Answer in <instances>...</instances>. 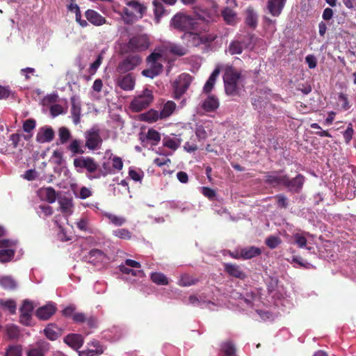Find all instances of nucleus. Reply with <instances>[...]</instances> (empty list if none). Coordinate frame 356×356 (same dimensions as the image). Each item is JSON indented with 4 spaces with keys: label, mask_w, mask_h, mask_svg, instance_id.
<instances>
[{
    "label": "nucleus",
    "mask_w": 356,
    "mask_h": 356,
    "mask_svg": "<svg viewBox=\"0 0 356 356\" xmlns=\"http://www.w3.org/2000/svg\"><path fill=\"white\" fill-rule=\"evenodd\" d=\"M217 38L216 33L209 31L207 24L199 22L181 35V39L188 48L200 45L210 47Z\"/></svg>",
    "instance_id": "f257e3e1"
},
{
    "label": "nucleus",
    "mask_w": 356,
    "mask_h": 356,
    "mask_svg": "<svg viewBox=\"0 0 356 356\" xmlns=\"http://www.w3.org/2000/svg\"><path fill=\"white\" fill-rule=\"evenodd\" d=\"M225 92L229 96H236L243 87V77L240 71L232 66L227 67L223 74Z\"/></svg>",
    "instance_id": "f03ea898"
},
{
    "label": "nucleus",
    "mask_w": 356,
    "mask_h": 356,
    "mask_svg": "<svg viewBox=\"0 0 356 356\" xmlns=\"http://www.w3.org/2000/svg\"><path fill=\"white\" fill-rule=\"evenodd\" d=\"M153 100L152 91L145 88L140 94L133 98L130 103V108L134 112H140L149 107Z\"/></svg>",
    "instance_id": "7ed1b4c3"
},
{
    "label": "nucleus",
    "mask_w": 356,
    "mask_h": 356,
    "mask_svg": "<svg viewBox=\"0 0 356 356\" xmlns=\"http://www.w3.org/2000/svg\"><path fill=\"white\" fill-rule=\"evenodd\" d=\"M160 53L153 52L147 58V62L149 65V67L142 71L144 76L153 79L159 75L163 71V65L158 62L161 58Z\"/></svg>",
    "instance_id": "20e7f679"
},
{
    "label": "nucleus",
    "mask_w": 356,
    "mask_h": 356,
    "mask_svg": "<svg viewBox=\"0 0 356 356\" xmlns=\"http://www.w3.org/2000/svg\"><path fill=\"white\" fill-rule=\"evenodd\" d=\"M197 22L195 19L183 13H177L171 19L170 25L180 31H187L193 28Z\"/></svg>",
    "instance_id": "39448f33"
},
{
    "label": "nucleus",
    "mask_w": 356,
    "mask_h": 356,
    "mask_svg": "<svg viewBox=\"0 0 356 356\" xmlns=\"http://www.w3.org/2000/svg\"><path fill=\"white\" fill-rule=\"evenodd\" d=\"M149 44L147 35L141 34L131 38L127 44V47L131 52H141L147 49Z\"/></svg>",
    "instance_id": "423d86ee"
},
{
    "label": "nucleus",
    "mask_w": 356,
    "mask_h": 356,
    "mask_svg": "<svg viewBox=\"0 0 356 356\" xmlns=\"http://www.w3.org/2000/svg\"><path fill=\"white\" fill-rule=\"evenodd\" d=\"M141 61L142 59L139 55H129L118 64L117 71L121 74L127 73L135 69Z\"/></svg>",
    "instance_id": "0eeeda50"
},
{
    "label": "nucleus",
    "mask_w": 356,
    "mask_h": 356,
    "mask_svg": "<svg viewBox=\"0 0 356 356\" xmlns=\"http://www.w3.org/2000/svg\"><path fill=\"white\" fill-rule=\"evenodd\" d=\"M34 309L32 301L25 300L19 309V323L25 326H31L32 322V316Z\"/></svg>",
    "instance_id": "6e6552de"
},
{
    "label": "nucleus",
    "mask_w": 356,
    "mask_h": 356,
    "mask_svg": "<svg viewBox=\"0 0 356 356\" xmlns=\"http://www.w3.org/2000/svg\"><path fill=\"white\" fill-rule=\"evenodd\" d=\"M127 7L123 8V12L127 16H134L138 15L142 17L145 12L146 7L137 0H124Z\"/></svg>",
    "instance_id": "1a4fd4ad"
},
{
    "label": "nucleus",
    "mask_w": 356,
    "mask_h": 356,
    "mask_svg": "<svg viewBox=\"0 0 356 356\" xmlns=\"http://www.w3.org/2000/svg\"><path fill=\"white\" fill-rule=\"evenodd\" d=\"M73 164L75 168H84L89 173L95 172L98 168V164L95 159L90 156L76 158L73 161Z\"/></svg>",
    "instance_id": "9d476101"
},
{
    "label": "nucleus",
    "mask_w": 356,
    "mask_h": 356,
    "mask_svg": "<svg viewBox=\"0 0 356 356\" xmlns=\"http://www.w3.org/2000/svg\"><path fill=\"white\" fill-rule=\"evenodd\" d=\"M85 146L90 150L96 149L102 142L99 130L96 128H92L87 131L85 134Z\"/></svg>",
    "instance_id": "9b49d317"
},
{
    "label": "nucleus",
    "mask_w": 356,
    "mask_h": 356,
    "mask_svg": "<svg viewBox=\"0 0 356 356\" xmlns=\"http://www.w3.org/2000/svg\"><path fill=\"white\" fill-rule=\"evenodd\" d=\"M192 78L189 74H182L179 76L178 81L175 83V98L179 99L188 90Z\"/></svg>",
    "instance_id": "f8f14e48"
},
{
    "label": "nucleus",
    "mask_w": 356,
    "mask_h": 356,
    "mask_svg": "<svg viewBox=\"0 0 356 356\" xmlns=\"http://www.w3.org/2000/svg\"><path fill=\"white\" fill-rule=\"evenodd\" d=\"M305 181V178L301 174H298L293 179H290L286 175V179L284 181V186L292 193H298L302 190Z\"/></svg>",
    "instance_id": "ddd939ff"
},
{
    "label": "nucleus",
    "mask_w": 356,
    "mask_h": 356,
    "mask_svg": "<svg viewBox=\"0 0 356 356\" xmlns=\"http://www.w3.org/2000/svg\"><path fill=\"white\" fill-rule=\"evenodd\" d=\"M283 170H280L272 172H266L265 182L273 186H284L286 179V175H281Z\"/></svg>",
    "instance_id": "4468645a"
},
{
    "label": "nucleus",
    "mask_w": 356,
    "mask_h": 356,
    "mask_svg": "<svg viewBox=\"0 0 356 356\" xmlns=\"http://www.w3.org/2000/svg\"><path fill=\"white\" fill-rule=\"evenodd\" d=\"M252 36L246 35L245 38L241 40H232L228 47L227 51L230 55L235 54H241L243 52V49L244 47H247L248 43L246 42V40H250Z\"/></svg>",
    "instance_id": "2eb2a0df"
},
{
    "label": "nucleus",
    "mask_w": 356,
    "mask_h": 356,
    "mask_svg": "<svg viewBox=\"0 0 356 356\" xmlns=\"http://www.w3.org/2000/svg\"><path fill=\"white\" fill-rule=\"evenodd\" d=\"M223 266L225 272L231 277L240 280H244L246 277L245 273L236 264L224 263Z\"/></svg>",
    "instance_id": "dca6fc26"
},
{
    "label": "nucleus",
    "mask_w": 356,
    "mask_h": 356,
    "mask_svg": "<svg viewBox=\"0 0 356 356\" xmlns=\"http://www.w3.org/2000/svg\"><path fill=\"white\" fill-rule=\"evenodd\" d=\"M54 131L49 126L41 127L36 135V141L39 143H50L54 138Z\"/></svg>",
    "instance_id": "f3484780"
},
{
    "label": "nucleus",
    "mask_w": 356,
    "mask_h": 356,
    "mask_svg": "<svg viewBox=\"0 0 356 356\" xmlns=\"http://www.w3.org/2000/svg\"><path fill=\"white\" fill-rule=\"evenodd\" d=\"M50 343L45 340H39L35 346L29 349L27 356H44V353L49 350Z\"/></svg>",
    "instance_id": "a211bd4d"
},
{
    "label": "nucleus",
    "mask_w": 356,
    "mask_h": 356,
    "mask_svg": "<svg viewBox=\"0 0 356 356\" xmlns=\"http://www.w3.org/2000/svg\"><path fill=\"white\" fill-rule=\"evenodd\" d=\"M286 0H268L266 8L273 17H279L282 13Z\"/></svg>",
    "instance_id": "6ab92c4d"
},
{
    "label": "nucleus",
    "mask_w": 356,
    "mask_h": 356,
    "mask_svg": "<svg viewBox=\"0 0 356 356\" xmlns=\"http://www.w3.org/2000/svg\"><path fill=\"white\" fill-rule=\"evenodd\" d=\"M135 77L129 73L119 76L117 79L118 86L124 90H132L135 86Z\"/></svg>",
    "instance_id": "aec40b11"
},
{
    "label": "nucleus",
    "mask_w": 356,
    "mask_h": 356,
    "mask_svg": "<svg viewBox=\"0 0 356 356\" xmlns=\"http://www.w3.org/2000/svg\"><path fill=\"white\" fill-rule=\"evenodd\" d=\"M56 312V307L54 304H47L39 307L35 312V316L42 321L49 319Z\"/></svg>",
    "instance_id": "412c9836"
},
{
    "label": "nucleus",
    "mask_w": 356,
    "mask_h": 356,
    "mask_svg": "<svg viewBox=\"0 0 356 356\" xmlns=\"http://www.w3.org/2000/svg\"><path fill=\"white\" fill-rule=\"evenodd\" d=\"M85 258L88 263L97 266L105 260L106 255L101 250L92 249L86 255Z\"/></svg>",
    "instance_id": "4be33fe9"
},
{
    "label": "nucleus",
    "mask_w": 356,
    "mask_h": 356,
    "mask_svg": "<svg viewBox=\"0 0 356 356\" xmlns=\"http://www.w3.org/2000/svg\"><path fill=\"white\" fill-rule=\"evenodd\" d=\"M64 342L74 350H79L83 344V337L79 334H69L64 338Z\"/></svg>",
    "instance_id": "5701e85b"
},
{
    "label": "nucleus",
    "mask_w": 356,
    "mask_h": 356,
    "mask_svg": "<svg viewBox=\"0 0 356 356\" xmlns=\"http://www.w3.org/2000/svg\"><path fill=\"white\" fill-rule=\"evenodd\" d=\"M71 102V115L72 118V120L75 124H78L80 122V117H81V102L79 99L73 96L70 99Z\"/></svg>",
    "instance_id": "b1692460"
},
{
    "label": "nucleus",
    "mask_w": 356,
    "mask_h": 356,
    "mask_svg": "<svg viewBox=\"0 0 356 356\" xmlns=\"http://www.w3.org/2000/svg\"><path fill=\"white\" fill-rule=\"evenodd\" d=\"M88 21L95 26H101L106 22L105 17L94 10L88 9L85 13Z\"/></svg>",
    "instance_id": "393cba45"
},
{
    "label": "nucleus",
    "mask_w": 356,
    "mask_h": 356,
    "mask_svg": "<svg viewBox=\"0 0 356 356\" xmlns=\"http://www.w3.org/2000/svg\"><path fill=\"white\" fill-rule=\"evenodd\" d=\"M245 23L252 29H255L258 24V15L252 7L245 10Z\"/></svg>",
    "instance_id": "a878e982"
},
{
    "label": "nucleus",
    "mask_w": 356,
    "mask_h": 356,
    "mask_svg": "<svg viewBox=\"0 0 356 356\" xmlns=\"http://www.w3.org/2000/svg\"><path fill=\"white\" fill-rule=\"evenodd\" d=\"M220 70L219 67H216L214 70L212 72V73L211 74L208 80L207 81L204 86L203 92L204 93L209 94L211 92L216 83V81L220 74Z\"/></svg>",
    "instance_id": "bb28decb"
},
{
    "label": "nucleus",
    "mask_w": 356,
    "mask_h": 356,
    "mask_svg": "<svg viewBox=\"0 0 356 356\" xmlns=\"http://www.w3.org/2000/svg\"><path fill=\"white\" fill-rule=\"evenodd\" d=\"M261 254V249L255 246L242 248L240 252V256H242L243 259H250L254 257L260 255Z\"/></svg>",
    "instance_id": "cd10ccee"
},
{
    "label": "nucleus",
    "mask_w": 356,
    "mask_h": 356,
    "mask_svg": "<svg viewBox=\"0 0 356 356\" xmlns=\"http://www.w3.org/2000/svg\"><path fill=\"white\" fill-rule=\"evenodd\" d=\"M221 15L225 22L229 25L234 26L238 22L236 13L228 7L222 10Z\"/></svg>",
    "instance_id": "c85d7f7f"
},
{
    "label": "nucleus",
    "mask_w": 356,
    "mask_h": 356,
    "mask_svg": "<svg viewBox=\"0 0 356 356\" xmlns=\"http://www.w3.org/2000/svg\"><path fill=\"white\" fill-rule=\"evenodd\" d=\"M219 106L218 99L214 96H209L202 103V107L207 112H212Z\"/></svg>",
    "instance_id": "c756f323"
},
{
    "label": "nucleus",
    "mask_w": 356,
    "mask_h": 356,
    "mask_svg": "<svg viewBox=\"0 0 356 356\" xmlns=\"http://www.w3.org/2000/svg\"><path fill=\"white\" fill-rule=\"evenodd\" d=\"M40 191L41 195L44 197V199L47 202L50 204L55 202L57 197V194L53 187L49 186L46 188H40Z\"/></svg>",
    "instance_id": "7c9ffc66"
},
{
    "label": "nucleus",
    "mask_w": 356,
    "mask_h": 356,
    "mask_svg": "<svg viewBox=\"0 0 356 356\" xmlns=\"http://www.w3.org/2000/svg\"><path fill=\"white\" fill-rule=\"evenodd\" d=\"M6 334L10 340H17L20 336L19 327L14 324H8L5 327Z\"/></svg>",
    "instance_id": "2f4dec72"
},
{
    "label": "nucleus",
    "mask_w": 356,
    "mask_h": 356,
    "mask_svg": "<svg viewBox=\"0 0 356 356\" xmlns=\"http://www.w3.org/2000/svg\"><path fill=\"white\" fill-rule=\"evenodd\" d=\"M0 285L6 290H14L17 288V282L10 276L0 278Z\"/></svg>",
    "instance_id": "473e14b6"
},
{
    "label": "nucleus",
    "mask_w": 356,
    "mask_h": 356,
    "mask_svg": "<svg viewBox=\"0 0 356 356\" xmlns=\"http://www.w3.org/2000/svg\"><path fill=\"white\" fill-rule=\"evenodd\" d=\"M220 349L226 356H233L236 353L234 343L231 340L222 342L220 345Z\"/></svg>",
    "instance_id": "72a5a7b5"
},
{
    "label": "nucleus",
    "mask_w": 356,
    "mask_h": 356,
    "mask_svg": "<svg viewBox=\"0 0 356 356\" xmlns=\"http://www.w3.org/2000/svg\"><path fill=\"white\" fill-rule=\"evenodd\" d=\"M198 282L199 279L188 274H184L180 277L178 284L181 286H189L196 284Z\"/></svg>",
    "instance_id": "f704fd0d"
},
{
    "label": "nucleus",
    "mask_w": 356,
    "mask_h": 356,
    "mask_svg": "<svg viewBox=\"0 0 356 356\" xmlns=\"http://www.w3.org/2000/svg\"><path fill=\"white\" fill-rule=\"evenodd\" d=\"M176 104L172 102L168 101L165 103L160 111V119H163L169 117L175 111Z\"/></svg>",
    "instance_id": "c9c22d12"
},
{
    "label": "nucleus",
    "mask_w": 356,
    "mask_h": 356,
    "mask_svg": "<svg viewBox=\"0 0 356 356\" xmlns=\"http://www.w3.org/2000/svg\"><path fill=\"white\" fill-rule=\"evenodd\" d=\"M169 51L176 56H183L188 54V47L180 44H172L169 46Z\"/></svg>",
    "instance_id": "e433bc0d"
},
{
    "label": "nucleus",
    "mask_w": 356,
    "mask_h": 356,
    "mask_svg": "<svg viewBox=\"0 0 356 356\" xmlns=\"http://www.w3.org/2000/svg\"><path fill=\"white\" fill-rule=\"evenodd\" d=\"M142 120L149 123L154 122L160 119V113L157 111L151 109L149 111L142 114Z\"/></svg>",
    "instance_id": "4c0bfd02"
},
{
    "label": "nucleus",
    "mask_w": 356,
    "mask_h": 356,
    "mask_svg": "<svg viewBox=\"0 0 356 356\" xmlns=\"http://www.w3.org/2000/svg\"><path fill=\"white\" fill-rule=\"evenodd\" d=\"M81 141L80 140L74 139L68 145L67 149L70 150L74 155L83 154L85 151L81 148Z\"/></svg>",
    "instance_id": "58836bf2"
},
{
    "label": "nucleus",
    "mask_w": 356,
    "mask_h": 356,
    "mask_svg": "<svg viewBox=\"0 0 356 356\" xmlns=\"http://www.w3.org/2000/svg\"><path fill=\"white\" fill-rule=\"evenodd\" d=\"M152 281L158 285H168V280L166 276L161 273H152L151 274Z\"/></svg>",
    "instance_id": "ea45409f"
},
{
    "label": "nucleus",
    "mask_w": 356,
    "mask_h": 356,
    "mask_svg": "<svg viewBox=\"0 0 356 356\" xmlns=\"http://www.w3.org/2000/svg\"><path fill=\"white\" fill-rule=\"evenodd\" d=\"M146 139L152 141V145H156L161 140V135L156 130L149 129L145 136Z\"/></svg>",
    "instance_id": "a19ab883"
},
{
    "label": "nucleus",
    "mask_w": 356,
    "mask_h": 356,
    "mask_svg": "<svg viewBox=\"0 0 356 356\" xmlns=\"http://www.w3.org/2000/svg\"><path fill=\"white\" fill-rule=\"evenodd\" d=\"M15 252L13 249L0 250V262L6 263L11 261L15 256Z\"/></svg>",
    "instance_id": "79ce46f5"
},
{
    "label": "nucleus",
    "mask_w": 356,
    "mask_h": 356,
    "mask_svg": "<svg viewBox=\"0 0 356 356\" xmlns=\"http://www.w3.org/2000/svg\"><path fill=\"white\" fill-rule=\"evenodd\" d=\"M282 243V239L274 235H270L265 240V244L270 249H275Z\"/></svg>",
    "instance_id": "37998d69"
},
{
    "label": "nucleus",
    "mask_w": 356,
    "mask_h": 356,
    "mask_svg": "<svg viewBox=\"0 0 356 356\" xmlns=\"http://www.w3.org/2000/svg\"><path fill=\"white\" fill-rule=\"evenodd\" d=\"M44 333L47 338L51 341H55L59 337L58 332L54 330V327L51 324L48 325L45 327V329L44 330Z\"/></svg>",
    "instance_id": "c03bdc74"
},
{
    "label": "nucleus",
    "mask_w": 356,
    "mask_h": 356,
    "mask_svg": "<svg viewBox=\"0 0 356 356\" xmlns=\"http://www.w3.org/2000/svg\"><path fill=\"white\" fill-rule=\"evenodd\" d=\"M58 136L60 143L61 144H65L70 140L71 134L67 128L62 127L58 130Z\"/></svg>",
    "instance_id": "a18cd8bd"
},
{
    "label": "nucleus",
    "mask_w": 356,
    "mask_h": 356,
    "mask_svg": "<svg viewBox=\"0 0 356 356\" xmlns=\"http://www.w3.org/2000/svg\"><path fill=\"white\" fill-rule=\"evenodd\" d=\"M22 346L20 345L10 346L7 348L4 356H22Z\"/></svg>",
    "instance_id": "49530a36"
},
{
    "label": "nucleus",
    "mask_w": 356,
    "mask_h": 356,
    "mask_svg": "<svg viewBox=\"0 0 356 356\" xmlns=\"http://www.w3.org/2000/svg\"><path fill=\"white\" fill-rule=\"evenodd\" d=\"M154 12L155 15V18L156 19V22H159L160 18L164 15L165 10L163 4L158 1H154Z\"/></svg>",
    "instance_id": "de8ad7c7"
},
{
    "label": "nucleus",
    "mask_w": 356,
    "mask_h": 356,
    "mask_svg": "<svg viewBox=\"0 0 356 356\" xmlns=\"http://www.w3.org/2000/svg\"><path fill=\"white\" fill-rule=\"evenodd\" d=\"M105 216L115 226H121L126 222V219L122 216H118L111 213H106Z\"/></svg>",
    "instance_id": "09e8293b"
},
{
    "label": "nucleus",
    "mask_w": 356,
    "mask_h": 356,
    "mask_svg": "<svg viewBox=\"0 0 356 356\" xmlns=\"http://www.w3.org/2000/svg\"><path fill=\"white\" fill-rule=\"evenodd\" d=\"M294 243L298 248H304L307 245V240L304 234L300 233H296L293 235Z\"/></svg>",
    "instance_id": "8fccbe9b"
},
{
    "label": "nucleus",
    "mask_w": 356,
    "mask_h": 356,
    "mask_svg": "<svg viewBox=\"0 0 356 356\" xmlns=\"http://www.w3.org/2000/svg\"><path fill=\"white\" fill-rule=\"evenodd\" d=\"M113 234L116 237L122 239H130L131 238V233L127 229H118L113 232Z\"/></svg>",
    "instance_id": "3c124183"
},
{
    "label": "nucleus",
    "mask_w": 356,
    "mask_h": 356,
    "mask_svg": "<svg viewBox=\"0 0 356 356\" xmlns=\"http://www.w3.org/2000/svg\"><path fill=\"white\" fill-rule=\"evenodd\" d=\"M0 305L7 309L11 314H14L16 312V303L14 300H8L6 301H0Z\"/></svg>",
    "instance_id": "603ef678"
},
{
    "label": "nucleus",
    "mask_w": 356,
    "mask_h": 356,
    "mask_svg": "<svg viewBox=\"0 0 356 356\" xmlns=\"http://www.w3.org/2000/svg\"><path fill=\"white\" fill-rule=\"evenodd\" d=\"M129 177L135 181H141L143 177L144 172L141 170L129 169Z\"/></svg>",
    "instance_id": "864d4df0"
},
{
    "label": "nucleus",
    "mask_w": 356,
    "mask_h": 356,
    "mask_svg": "<svg viewBox=\"0 0 356 356\" xmlns=\"http://www.w3.org/2000/svg\"><path fill=\"white\" fill-rule=\"evenodd\" d=\"M90 344L95 348V350H89L90 356H93L95 353L97 355L103 353L104 349L99 341L94 339L91 341Z\"/></svg>",
    "instance_id": "5fc2aeb1"
},
{
    "label": "nucleus",
    "mask_w": 356,
    "mask_h": 356,
    "mask_svg": "<svg viewBox=\"0 0 356 356\" xmlns=\"http://www.w3.org/2000/svg\"><path fill=\"white\" fill-rule=\"evenodd\" d=\"M164 147L176 150L179 147V143L172 138H164L163 140Z\"/></svg>",
    "instance_id": "6e6d98bb"
},
{
    "label": "nucleus",
    "mask_w": 356,
    "mask_h": 356,
    "mask_svg": "<svg viewBox=\"0 0 356 356\" xmlns=\"http://www.w3.org/2000/svg\"><path fill=\"white\" fill-rule=\"evenodd\" d=\"M35 120L33 119H28L23 124V129L25 132L29 133L35 127Z\"/></svg>",
    "instance_id": "4d7b16f0"
},
{
    "label": "nucleus",
    "mask_w": 356,
    "mask_h": 356,
    "mask_svg": "<svg viewBox=\"0 0 356 356\" xmlns=\"http://www.w3.org/2000/svg\"><path fill=\"white\" fill-rule=\"evenodd\" d=\"M202 193L209 200H213L216 195V193L213 189L206 186L202 188Z\"/></svg>",
    "instance_id": "13d9d810"
},
{
    "label": "nucleus",
    "mask_w": 356,
    "mask_h": 356,
    "mask_svg": "<svg viewBox=\"0 0 356 356\" xmlns=\"http://www.w3.org/2000/svg\"><path fill=\"white\" fill-rule=\"evenodd\" d=\"M275 198L277 199V206L280 208L286 209L288 206L287 197L282 194L277 195Z\"/></svg>",
    "instance_id": "bf43d9fd"
},
{
    "label": "nucleus",
    "mask_w": 356,
    "mask_h": 356,
    "mask_svg": "<svg viewBox=\"0 0 356 356\" xmlns=\"http://www.w3.org/2000/svg\"><path fill=\"white\" fill-rule=\"evenodd\" d=\"M305 61L307 63L309 69H314L316 67L317 60H316V57L314 55H312V54L307 55L305 57Z\"/></svg>",
    "instance_id": "052dcab7"
},
{
    "label": "nucleus",
    "mask_w": 356,
    "mask_h": 356,
    "mask_svg": "<svg viewBox=\"0 0 356 356\" xmlns=\"http://www.w3.org/2000/svg\"><path fill=\"white\" fill-rule=\"evenodd\" d=\"M113 168L118 170H121L123 168L122 159L117 156H113L112 159Z\"/></svg>",
    "instance_id": "680f3d73"
},
{
    "label": "nucleus",
    "mask_w": 356,
    "mask_h": 356,
    "mask_svg": "<svg viewBox=\"0 0 356 356\" xmlns=\"http://www.w3.org/2000/svg\"><path fill=\"white\" fill-rule=\"evenodd\" d=\"M102 63V56H99L90 65L89 72L92 74H95Z\"/></svg>",
    "instance_id": "e2e57ef3"
},
{
    "label": "nucleus",
    "mask_w": 356,
    "mask_h": 356,
    "mask_svg": "<svg viewBox=\"0 0 356 356\" xmlns=\"http://www.w3.org/2000/svg\"><path fill=\"white\" fill-rule=\"evenodd\" d=\"M86 315L84 313L82 312H75L73 314L72 320L75 323H84L86 321Z\"/></svg>",
    "instance_id": "0e129e2a"
},
{
    "label": "nucleus",
    "mask_w": 356,
    "mask_h": 356,
    "mask_svg": "<svg viewBox=\"0 0 356 356\" xmlns=\"http://www.w3.org/2000/svg\"><path fill=\"white\" fill-rule=\"evenodd\" d=\"M20 138L21 135L18 134H13L10 135V141L11 142L10 145H12L13 148L15 149L18 147Z\"/></svg>",
    "instance_id": "69168bd1"
},
{
    "label": "nucleus",
    "mask_w": 356,
    "mask_h": 356,
    "mask_svg": "<svg viewBox=\"0 0 356 356\" xmlns=\"http://www.w3.org/2000/svg\"><path fill=\"white\" fill-rule=\"evenodd\" d=\"M50 112L52 115L57 116L63 113V106L60 104H54L50 107Z\"/></svg>",
    "instance_id": "338daca9"
},
{
    "label": "nucleus",
    "mask_w": 356,
    "mask_h": 356,
    "mask_svg": "<svg viewBox=\"0 0 356 356\" xmlns=\"http://www.w3.org/2000/svg\"><path fill=\"white\" fill-rule=\"evenodd\" d=\"M60 209L63 212H66L72 207L71 200L68 198H65L64 200L60 201Z\"/></svg>",
    "instance_id": "774afa93"
}]
</instances>
